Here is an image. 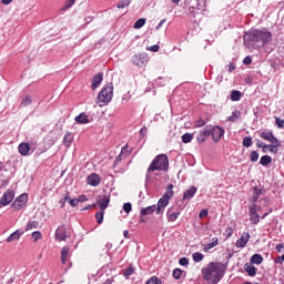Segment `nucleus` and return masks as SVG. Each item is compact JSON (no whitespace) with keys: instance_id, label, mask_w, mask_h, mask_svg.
I'll use <instances>...</instances> for the list:
<instances>
[{"instance_id":"obj_34","label":"nucleus","mask_w":284,"mask_h":284,"mask_svg":"<svg viewBox=\"0 0 284 284\" xmlns=\"http://www.w3.org/2000/svg\"><path fill=\"white\" fill-rule=\"evenodd\" d=\"M77 3V0H65V4L60 9V12H65V10H70L72 6Z\"/></svg>"},{"instance_id":"obj_61","label":"nucleus","mask_w":284,"mask_h":284,"mask_svg":"<svg viewBox=\"0 0 284 284\" xmlns=\"http://www.w3.org/2000/svg\"><path fill=\"white\" fill-rule=\"evenodd\" d=\"M276 148H281V145H276V144H270V152H275L276 153Z\"/></svg>"},{"instance_id":"obj_3","label":"nucleus","mask_w":284,"mask_h":284,"mask_svg":"<svg viewBox=\"0 0 284 284\" xmlns=\"http://www.w3.org/2000/svg\"><path fill=\"white\" fill-rule=\"evenodd\" d=\"M112 97H114V85L109 83L98 94L97 103H103V105H108V103L112 101Z\"/></svg>"},{"instance_id":"obj_19","label":"nucleus","mask_w":284,"mask_h":284,"mask_svg":"<svg viewBox=\"0 0 284 284\" xmlns=\"http://www.w3.org/2000/svg\"><path fill=\"white\" fill-rule=\"evenodd\" d=\"M98 205L102 212H105L108 210V205H110V196L103 195L99 201Z\"/></svg>"},{"instance_id":"obj_37","label":"nucleus","mask_w":284,"mask_h":284,"mask_svg":"<svg viewBox=\"0 0 284 284\" xmlns=\"http://www.w3.org/2000/svg\"><path fill=\"white\" fill-rule=\"evenodd\" d=\"M261 165L267 166L270 163H272V156L270 155H263L260 160Z\"/></svg>"},{"instance_id":"obj_6","label":"nucleus","mask_w":284,"mask_h":284,"mask_svg":"<svg viewBox=\"0 0 284 284\" xmlns=\"http://www.w3.org/2000/svg\"><path fill=\"white\" fill-rule=\"evenodd\" d=\"M28 205V195L26 193L20 194L11 204L14 212H19L26 209Z\"/></svg>"},{"instance_id":"obj_24","label":"nucleus","mask_w":284,"mask_h":284,"mask_svg":"<svg viewBox=\"0 0 284 284\" xmlns=\"http://www.w3.org/2000/svg\"><path fill=\"white\" fill-rule=\"evenodd\" d=\"M68 258H70V247L69 246H63L61 250V261L63 265L68 263Z\"/></svg>"},{"instance_id":"obj_13","label":"nucleus","mask_w":284,"mask_h":284,"mask_svg":"<svg viewBox=\"0 0 284 284\" xmlns=\"http://www.w3.org/2000/svg\"><path fill=\"white\" fill-rule=\"evenodd\" d=\"M210 126H205L204 129H201L196 133V141L197 143H205L207 141V138L210 136Z\"/></svg>"},{"instance_id":"obj_35","label":"nucleus","mask_w":284,"mask_h":284,"mask_svg":"<svg viewBox=\"0 0 284 284\" xmlns=\"http://www.w3.org/2000/svg\"><path fill=\"white\" fill-rule=\"evenodd\" d=\"M63 143L67 148H70V145H72V133L68 132L64 134Z\"/></svg>"},{"instance_id":"obj_45","label":"nucleus","mask_w":284,"mask_h":284,"mask_svg":"<svg viewBox=\"0 0 284 284\" xmlns=\"http://www.w3.org/2000/svg\"><path fill=\"white\" fill-rule=\"evenodd\" d=\"M31 103H32V98H30V95H27V97L21 101L22 108H28V105H30Z\"/></svg>"},{"instance_id":"obj_10","label":"nucleus","mask_w":284,"mask_h":284,"mask_svg":"<svg viewBox=\"0 0 284 284\" xmlns=\"http://www.w3.org/2000/svg\"><path fill=\"white\" fill-rule=\"evenodd\" d=\"M261 139L264 141H268V143H272L273 145H281V141L274 136V133L272 131H263L260 134Z\"/></svg>"},{"instance_id":"obj_28","label":"nucleus","mask_w":284,"mask_h":284,"mask_svg":"<svg viewBox=\"0 0 284 284\" xmlns=\"http://www.w3.org/2000/svg\"><path fill=\"white\" fill-rule=\"evenodd\" d=\"M174 185L170 184L166 190L165 193L162 195V197L166 199V200H171L172 196H174Z\"/></svg>"},{"instance_id":"obj_32","label":"nucleus","mask_w":284,"mask_h":284,"mask_svg":"<svg viewBox=\"0 0 284 284\" xmlns=\"http://www.w3.org/2000/svg\"><path fill=\"white\" fill-rule=\"evenodd\" d=\"M243 97V94L241 93V91L239 90H233L231 91V101H241V98Z\"/></svg>"},{"instance_id":"obj_41","label":"nucleus","mask_w":284,"mask_h":284,"mask_svg":"<svg viewBox=\"0 0 284 284\" xmlns=\"http://www.w3.org/2000/svg\"><path fill=\"white\" fill-rule=\"evenodd\" d=\"M64 201L71 205V207H77L79 205V200L77 199H71L70 196H65Z\"/></svg>"},{"instance_id":"obj_22","label":"nucleus","mask_w":284,"mask_h":284,"mask_svg":"<svg viewBox=\"0 0 284 284\" xmlns=\"http://www.w3.org/2000/svg\"><path fill=\"white\" fill-rule=\"evenodd\" d=\"M75 123H79L80 125L90 123V115L85 114V112L80 113L78 116H75Z\"/></svg>"},{"instance_id":"obj_31","label":"nucleus","mask_w":284,"mask_h":284,"mask_svg":"<svg viewBox=\"0 0 284 284\" xmlns=\"http://www.w3.org/2000/svg\"><path fill=\"white\" fill-rule=\"evenodd\" d=\"M134 272H136V268L132 265H130L129 267L123 270V276L125 278H130V276H132V274H134Z\"/></svg>"},{"instance_id":"obj_60","label":"nucleus","mask_w":284,"mask_h":284,"mask_svg":"<svg viewBox=\"0 0 284 284\" xmlns=\"http://www.w3.org/2000/svg\"><path fill=\"white\" fill-rule=\"evenodd\" d=\"M283 261H284V254L282 256H277L275 260V263L283 265Z\"/></svg>"},{"instance_id":"obj_25","label":"nucleus","mask_w":284,"mask_h":284,"mask_svg":"<svg viewBox=\"0 0 284 284\" xmlns=\"http://www.w3.org/2000/svg\"><path fill=\"white\" fill-rule=\"evenodd\" d=\"M18 150L22 156H28L30 154V144L29 143H21L18 146Z\"/></svg>"},{"instance_id":"obj_33","label":"nucleus","mask_w":284,"mask_h":284,"mask_svg":"<svg viewBox=\"0 0 284 284\" xmlns=\"http://www.w3.org/2000/svg\"><path fill=\"white\" fill-rule=\"evenodd\" d=\"M192 258H193L194 263H201V261H203L205 258V255H203V253H201V252H195L192 254Z\"/></svg>"},{"instance_id":"obj_46","label":"nucleus","mask_w":284,"mask_h":284,"mask_svg":"<svg viewBox=\"0 0 284 284\" xmlns=\"http://www.w3.org/2000/svg\"><path fill=\"white\" fill-rule=\"evenodd\" d=\"M145 284H163V282L159 277L152 276Z\"/></svg>"},{"instance_id":"obj_54","label":"nucleus","mask_w":284,"mask_h":284,"mask_svg":"<svg viewBox=\"0 0 284 284\" xmlns=\"http://www.w3.org/2000/svg\"><path fill=\"white\" fill-rule=\"evenodd\" d=\"M243 63L244 65H252V58L250 55L245 57Z\"/></svg>"},{"instance_id":"obj_5","label":"nucleus","mask_w":284,"mask_h":284,"mask_svg":"<svg viewBox=\"0 0 284 284\" xmlns=\"http://www.w3.org/2000/svg\"><path fill=\"white\" fill-rule=\"evenodd\" d=\"M257 41L261 43L262 48L272 43V32L267 29H256Z\"/></svg>"},{"instance_id":"obj_48","label":"nucleus","mask_w":284,"mask_h":284,"mask_svg":"<svg viewBox=\"0 0 284 284\" xmlns=\"http://www.w3.org/2000/svg\"><path fill=\"white\" fill-rule=\"evenodd\" d=\"M250 160L252 161V163H256V161H258V152L257 151H252L250 153Z\"/></svg>"},{"instance_id":"obj_7","label":"nucleus","mask_w":284,"mask_h":284,"mask_svg":"<svg viewBox=\"0 0 284 284\" xmlns=\"http://www.w3.org/2000/svg\"><path fill=\"white\" fill-rule=\"evenodd\" d=\"M248 216L252 225H258V223H261V215H258V204H252L248 206Z\"/></svg>"},{"instance_id":"obj_50","label":"nucleus","mask_w":284,"mask_h":284,"mask_svg":"<svg viewBox=\"0 0 284 284\" xmlns=\"http://www.w3.org/2000/svg\"><path fill=\"white\" fill-rule=\"evenodd\" d=\"M179 263L183 267H187V265H190V260H187V257H182V258L179 260Z\"/></svg>"},{"instance_id":"obj_64","label":"nucleus","mask_w":284,"mask_h":284,"mask_svg":"<svg viewBox=\"0 0 284 284\" xmlns=\"http://www.w3.org/2000/svg\"><path fill=\"white\" fill-rule=\"evenodd\" d=\"M264 143L261 140H256V148H263Z\"/></svg>"},{"instance_id":"obj_56","label":"nucleus","mask_w":284,"mask_h":284,"mask_svg":"<svg viewBox=\"0 0 284 284\" xmlns=\"http://www.w3.org/2000/svg\"><path fill=\"white\" fill-rule=\"evenodd\" d=\"M77 200H78V203H85V201H88V196L80 195Z\"/></svg>"},{"instance_id":"obj_63","label":"nucleus","mask_w":284,"mask_h":284,"mask_svg":"<svg viewBox=\"0 0 284 284\" xmlns=\"http://www.w3.org/2000/svg\"><path fill=\"white\" fill-rule=\"evenodd\" d=\"M225 232H226L227 236H232L234 234V230L232 227H227L225 230Z\"/></svg>"},{"instance_id":"obj_57","label":"nucleus","mask_w":284,"mask_h":284,"mask_svg":"<svg viewBox=\"0 0 284 284\" xmlns=\"http://www.w3.org/2000/svg\"><path fill=\"white\" fill-rule=\"evenodd\" d=\"M159 49L160 47L158 44L148 48L151 52H159Z\"/></svg>"},{"instance_id":"obj_14","label":"nucleus","mask_w":284,"mask_h":284,"mask_svg":"<svg viewBox=\"0 0 284 284\" xmlns=\"http://www.w3.org/2000/svg\"><path fill=\"white\" fill-rule=\"evenodd\" d=\"M168 205H170V200L162 196L158 201V205H155L156 214H163V211L165 210V207H168Z\"/></svg>"},{"instance_id":"obj_43","label":"nucleus","mask_w":284,"mask_h":284,"mask_svg":"<svg viewBox=\"0 0 284 284\" xmlns=\"http://www.w3.org/2000/svg\"><path fill=\"white\" fill-rule=\"evenodd\" d=\"M181 276H183V270L174 268L173 270V278H175V281H179V278H181Z\"/></svg>"},{"instance_id":"obj_58","label":"nucleus","mask_w":284,"mask_h":284,"mask_svg":"<svg viewBox=\"0 0 284 284\" xmlns=\"http://www.w3.org/2000/svg\"><path fill=\"white\" fill-rule=\"evenodd\" d=\"M275 250H276V252H278L281 254V252H283V250H284V244L283 243L277 244Z\"/></svg>"},{"instance_id":"obj_12","label":"nucleus","mask_w":284,"mask_h":284,"mask_svg":"<svg viewBox=\"0 0 284 284\" xmlns=\"http://www.w3.org/2000/svg\"><path fill=\"white\" fill-rule=\"evenodd\" d=\"M179 216H181V211H179V209L174 206L168 209L166 219L169 223H174Z\"/></svg>"},{"instance_id":"obj_29","label":"nucleus","mask_w":284,"mask_h":284,"mask_svg":"<svg viewBox=\"0 0 284 284\" xmlns=\"http://www.w3.org/2000/svg\"><path fill=\"white\" fill-rule=\"evenodd\" d=\"M216 245H219V237H213L212 242L204 245L203 250L204 252H210V250L216 247Z\"/></svg>"},{"instance_id":"obj_40","label":"nucleus","mask_w":284,"mask_h":284,"mask_svg":"<svg viewBox=\"0 0 284 284\" xmlns=\"http://www.w3.org/2000/svg\"><path fill=\"white\" fill-rule=\"evenodd\" d=\"M144 26H145V19L141 18V19L135 21L133 28L135 30H141V28H143Z\"/></svg>"},{"instance_id":"obj_18","label":"nucleus","mask_w":284,"mask_h":284,"mask_svg":"<svg viewBox=\"0 0 284 284\" xmlns=\"http://www.w3.org/2000/svg\"><path fill=\"white\" fill-rule=\"evenodd\" d=\"M23 231H21V230H17V231H14L13 233H11L8 237H7V240H6V242L7 243H14V241H19V239H21V236H23Z\"/></svg>"},{"instance_id":"obj_36","label":"nucleus","mask_w":284,"mask_h":284,"mask_svg":"<svg viewBox=\"0 0 284 284\" xmlns=\"http://www.w3.org/2000/svg\"><path fill=\"white\" fill-rule=\"evenodd\" d=\"M39 227V222L37 221H29L26 226V232H30V230H37Z\"/></svg>"},{"instance_id":"obj_27","label":"nucleus","mask_w":284,"mask_h":284,"mask_svg":"<svg viewBox=\"0 0 284 284\" xmlns=\"http://www.w3.org/2000/svg\"><path fill=\"white\" fill-rule=\"evenodd\" d=\"M132 61L134 65H143L145 63V55L143 53L135 54Z\"/></svg>"},{"instance_id":"obj_21","label":"nucleus","mask_w":284,"mask_h":284,"mask_svg":"<svg viewBox=\"0 0 284 284\" xmlns=\"http://www.w3.org/2000/svg\"><path fill=\"white\" fill-rule=\"evenodd\" d=\"M262 194H264L263 189L255 186L253 189V196L251 199V203H253V205H256V203H258V196H262Z\"/></svg>"},{"instance_id":"obj_59","label":"nucleus","mask_w":284,"mask_h":284,"mask_svg":"<svg viewBox=\"0 0 284 284\" xmlns=\"http://www.w3.org/2000/svg\"><path fill=\"white\" fill-rule=\"evenodd\" d=\"M8 185H10V180H3V181L0 183V187H8Z\"/></svg>"},{"instance_id":"obj_49","label":"nucleus","mask_w":284,"mask_h":284,"mask_svg":"<svg viewBox=\"0 0 284 284\" xmlns=\"http://www.w3.org/2000/svg\"><path fill=\"white\" fill-rule=\"evenodd\" d=\"M123 210L126 214H130L132 212V204L130 202L123 204Z\"/></svg>"},{"instance_id":"obj_26","label":"nucleus","mask_w":284,"mask_h":284,"mask_svg":"<svg viewBox=\"0 0 284 284\" xmlns=\"http://www.w3.org/2000/svg\"><path fill=\"white\" fill-rule=\"evenodd\" d=\"M244 270L248 274V276H256V266L252 263L244 264Z\"/></svg>"},{"instance_id":"obj_62","label":"nucleus","mask_w":284,"mask_h":284,"mask_svg":"<svg viewBox=\"0 0 284 284\" xmlns=\"http://www.w3.org/2000/svg\"><path fill=\"white\" fill-rule=\"evenodd\" d=\"M145 134H148V128H146V126H143V128L140 130V136H145Z\"/></svg>"},{"instance_id":"obj_9","label":"nucleus","mask_w":284,"mask_h":284,"mask_svg":"<svg viewBox=\"0 0 284 284\" xmlns=\"http://www.w3.org/2000/svg\"><path fill=\"white\" fill-rule=\"evenodd\" d=\"M12 201H14V191L9 189L0 197V205L2 206L10 205Z\"/></svg>"},{"instance_id":"obj_4","label":"nucleus","mask_w":284,"mask_h":284,"mask_svg":"<svg viewBox=\"0 0 284 284\" xmlns=\"http://www.w3.org/2000/svg\"><path fill=\"white\" fill-rule=\"evenodd\" d=\"M244 45L248 48V50H254L256 45H258V36L256 33V29H252L244 33Z\"/></svg>"},{"instance_id":"obj_23","label":"nucleus","mask_w":284,"mask_h":284,"mask_svg":"<svg viewBox=\"0 0 284 284\" xmlns=\"http://www.w3.org/2000/svg\"><path fill=\"white\" fill-rule=\"evenodd\" d=\"M154 212H156V205H151L148 207H143L140 211V216H148L150 214H154Z\"/></svg>"},{"instance_id":"obj_30","label":"nucleus","mask_w":284,"mask_h":284,"mask_svg":"<svg viewBox=\"0 0 284 284\" xmlns=\"http://www.w3.org/2000/svg\"><path fill=\"white\" fill-rule=\"evenodd\" d=\"M261 263H263V255L261 254H254L251 257V264L253 265H261Z\"/></svg>"},{"instance_id":"obj_44","label":"nucleus","mask_w":284,"mask_h":284,"mask_svg":"<svg viewBox=\"0 0 284 284\" xmlns=\"http://www.w3.org/2000/svg\"><path fill=\"white\" fill-rule=\"evenodd\" d=\"M242 145L244 148H252V136H245L243 139Z\"/></svg>"},{"instance_id":"obj_52","label":"nucleus","mask_w":284,"mask_h":284,"mask_svg":"<svg viewBox=\"0 0 284 284\" xmlns=\"http://www.w3.org/2000/svg\"><path fill=\"white\" fill-rule=\"evenodd\" d=\"M195 128H203L205 125V120L200 119L194 122Z\"/></svg>"},{"instance_id":"obj_17","label":"nucleus","mask_w":284,"mask_h":284,"mask_svg":"<svg viewBox=\"0 0 284 284\" xmlns=\"http://www.w3.org/2000/svg\"><path fill=\"white\" fill-rule=\"evenodd\" d=\"M88 184L91 185L92 187H97L101 183V178L99 174L93 173L87 178Z\"/></svg>"},{"instance_id":"obj_53","label":"nucleus","mask_w":284,"mask_h":284,"mask_svg":"<svg viewBox=\"0 0 284 284\" xmlns=\"http://www.w3.org/2000/svg\"><path fill=\"white\" fill-rule=\"evenodd\" d=\"M275 123H276L278 129L284 128V120H281L280 118H275Z\"/></svg>"},{"instance_id":"obj_11","label":"nucleus","mask_w":284,"mask_h":284,"mask_svg":"<svg viewBox=\"0 0 284 284\" xmlns=\"http://www.w3.org/2000/svg\"><path fill=\"white\" fill-rule=\"evenodd\" d=\"M55 241H65V239H68V226L67 225H60L58 226V229L55 230V234H54Z\"/></svg>"},{"instance_id":"obj_2","label":"nucleus","mask_w":284,"mask_h":284,"mask_svg":"<svg viewBox=\"0 0 284 284\" xmlns=\"http://www.w3.org/2000/svg\"><path fill=\"white\" fill-rule=\"evenodd\" d=\"M168 168H170V160L168 159V155H156L146 170L145 180L150 181L153 172H165L168 171Z\"/></svg>"},{"instance_id":"obj_1","label":"nucleus","mask_w":284,"mask_h":284,"mask_svg":"<svg viewBox=\"0 0 284 284\" xmlns=\"http://www.w3.org/2000/svg\"><path fill=\"white\" fill-rule=\"evenodd\" d=\"M226 270L227 266H225V264L221 262H211L206 267L202 268V275L207 283L219 284L220 281H223Z\"/></svg>"},{"instance_id":"obj_42","label":"nucleus","mask_w":284,"mask_h":284,"mask_svg":"<svg viewBox=\"0 0 284 284\" xmlns=\"http://www.w3.org/2000/svg\"><path fill=\"white\" fill-rule=\"evenodd\" d=\"M104 214H105V211H100V212L95 213L97 223L99 225H101V223H103Z\"/></svg>"},{"instance_id":"obj_15","label":"nucleus","mask_w":284,"mask_h":284,"mask_svg":"<svg viewBox=\"0 0 284 284\" xmlns=\"http://www.w3.org/2000/svg\"><path fill=\"white\" fill-rule=\"evenodd\" d=\"M250 242V233L244 232L241 237L236 241V247H245Z\"/></svg>"},{"instance_id":"obj_16","label":"nucleus","mask_w":284,"mask_h":284,"mask_svg":"<svg viewBox=\"0 0 284 284\" xmlns=\"http://www.w3.org/2000/svg\"><path fill=\"white\" fill-rule=\"evenodd\" d=\"M197 191H199V189H196V186L192 185L189 190L184 191L183 201H190V200L194 199Z\"/></svg>"},{"instance_id":"obj_8","label":"nucleus","mask_w":284,"mask_h":284,"mask_svg":"<svg viewBox=\"0 0 284 284\" xmlns=\"http://www.w3.org/2000/svg\"><path fill=\"white\" fill-rule=\"evenodd\" d=\"M225 134V129L221 126H210V136H212V141L214 143H219L223 135Z\"/></svg>"},{"instance_id":"obj_38","label":"nucleus","mask_w":284,"mask_h":284,"mask_svg":"<svg viewBox=\"0 0 284 284\" xmlns=\"http://www.w3.org/2000/svg\"><path fill=\"white\" fill-rule=\"evenodd\" d=\"M241 116V112L233 111L232 114L227 118V121H231L232 123H236V120Z\"/></svg>"},{"instance_id":"obj_51","label":"nucleus","mask_w":284,"mask_h":284,"mask_svg":"<svg viewBox=\"0 0 284 284\" xmlns=\"http://www.w3.org/2000/svg\"><path fill=\"white\" fill-rule=\"evenodd\" d=\"M34 243H37V241H39L41 239V233L39 231H34L32 234H31Z\"/></svg>"},{"instance_id":"obj_20","label":"nucleus","mask_w":284,"mask_h":284,"mask_svg":"<svg viewBox=\"0 0 284 284\" xmlns=\"http://www.w3.org/2000/svg\"><path fill=\"white\" fill-rule=\"evenodd\" d=\"M102 82H103V73L99 72L93 77L92 84H91L92 90H97V88H99Z\"/></svg>"},{"instance_id":"obj_39","label":"nucleus","mask_w":284,"mask_h":284,"mask_svg":"<svg viewBox=\"0 0 284 284\" xmlns=\"http://www.w3.org/2000/svg\"><path fill=\"white\" fill-rule=\"evenodd\" d=\"M192 139H194V134L192 133H184L182 135V142L184 143H192Z\"/></svg>"},{"instance_id":"obj_55","label":"nucleus","mask_w":284,"mask_h":284,"mask_svg":"<svg viewBox=\"0 0 284 284\" xmlns=\"http://www.w3.org/2000/svg\"><path fill=\"white\" fill-rule=\"evenodd\" d=\"M207 214H209L207 209H204V210H202V211L200 212L199 216H200V219H205V216H207Z\"/></svg>"},{"instance_id":"obj_47","label":"nucleus","mask_w":284,"mask_h":284,"mask_svg":"<svg viewBox=\"0 0 284 284\" xmlns=\"http://www.w3.org/2000/svg\"><path fill=\"white\" fill-rule=\"evenodd\" d=\"M130 3H132V0H122L118 3V8L119 9L128 8V6H130Z\"/></svg>"}]
</instances>
